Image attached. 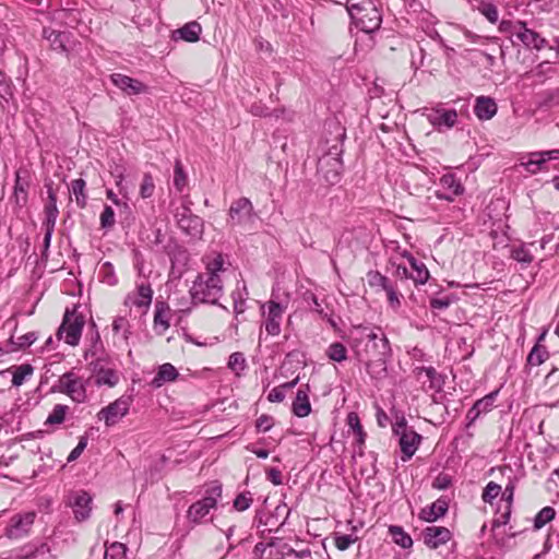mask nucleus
I'll return each mask as SVG.
<instances>
[{
    "label": "nucleus",
    "instance_id": "8",
    "mask_svg": "<svg viewBox=\"0 0 559 559\" xmlns=\"http://www.w3.org/2000/svg\"><path fill=\"white\" fill-rule=\"evenodd\" d=\"M85 324L84 317L76 312V309H67L63 321L58 329L57 337L63 338L71 346L79 344L83 326Z\"/></svg>",
    "mask_w": 559,
    "mask_h": 559
},
{
    "label": "nucleus",
    "instance_id": "34",
    "mask_svg": "<svg viewBox=\"0 0 559 559\" xmlns=\"http://www.w3.org/2000/svg\"><path fill=\"white\" fill-rule=\"evenodd\" d=\"M332 160V168L324 171L323 165L326 163L329 164V159L323 158L319 160V171L323 173V177L326 182L330 185H334L340 180L341 169H342V163L338 158H331Z\"/></svg>",
    "mask_w": 559,
    "mask_h": 559
},
{
    "label": "nucleus",
    "instance_id": "24",
    "mask_svg": "<svg viewBox=\"0 0 559 559\" xmlns=\"http://www.w3.org/2000/svg\"><path fill=\"white\" fill-rule=\"evenodd\" d=\"M48 194V202L45 205V221L43 222V227H53L56 225L59 210L57 207V194L53 191L51 183H46Z\"/></svg>",
    "mask_w": 559,
    "mask_h": 559
},
{
    "label": "nucleus",
    "instance_id": "29",
    "mask_svg": "<svg viewBox=\"0 0 559 559\" xmlns=\"http://www.w3.org/2000/svg\"><path fill=\"white\" fill-rule=\"evenodd\" d=\"M35 514L27 513L25 515H15L11 520V525L8 528V535L10 537H19L22 534L26 533L28 527L34 522Z\"/></svg>",
    "mask_w": 559,
    "mask_h": 559
},
{
    "label": "nucleus",
    "instance_id": "28",
    "mask_svg": "<svg viewBox=\"0 0 559 559\" xmlns=\"http://www.w3.org/2000/svg\"><path fill=\"white\" fill-rule=\"evenodd\" d=\"M34 372V368L29 364H23L20 366H13L0 371V377H4L7 373L12 374V385L21 386L25 380L31 377Z\"/></svg>",
    "mask_w": 559,
    "mask_h": 559
},
{
    "label": "nucleus",
    "instance_id": "19",
    "mask_svg": "<svg viewBox=\"0 0 559 559\" xmlns=\"http://www.w3.org/2000/svg\"><path fill=\"white\" fill-rule=\"evenodd\" d=\"M451 532L444 526H428L423 531V539L426 546L437 549L451 539Z\"/></svg>",
    "mask_w": 559,
    "mask_h": 559
},
{
    "label": "nucleus",
    "instance_id": "54",
    "mask_svg": "<svg viewBox=\"0 0 559 559\" xmlns=\"http://www.w3.org/2000/svg\"><path fill=\"white\" fill-rule=\"evenodd\" d=\"M511 258L523 264H530L533 261V255L524 246L512 249Z\"/></svg>",
    "mask_w": 559,
    "mask_h": 559
},
{
    "label": "nucleus",
    "instance_id": "1",
    "mask_svg": "<svg viewBox=\"0 0 559 559\" xmlns=\"http://www.w3.org/2000/svg\"><path fill=\"white\" fill-rule=\"evenodd\" d=\"M355 355L360 362L391 355L390 342L380 329L373 331L362 328L360 336L355 338Z\"/></svg>",
    "mask_w": 559,
    "mask_h": 559
},
{
    "label": "nucleus",
    "instance_id": "48",
    "mask_svg": "<svg viewBox=\"0 0 559 559\" xmlns=\"http://www.w3.org/2000/svg\"><path fill=\"white\" fill-rule=\"evenodd\" d=\"M394 269L391 274V278L394 283H399L400 289L405 286L408 280H411V272L404 265H394Z\"/></svg>",
    "mask_w": 559,
    "mask_h": 559
},
{
    "label": "nucleus",
    "instance_id": "35",
    "mask_svg": "<svg viewBox=\"0 0 559 559\" xmlns=\"http://www.w3.org/2000/svg\"><path fill=\"white\" fill-rule=\"evenodd\" d=\"M549 358V352L545 346L535 344L527 355L526 367L540 366Z\"/></svg>",
    "mask_w": 559,
    "mask_h": 559
},
{
    "label": "nucleus",
    "instance_id": "49",
    "mask_svg": "<svg viewBox=\"0 0 559 559\" xmlns=\"http://www.w3.org/2000/svg\"><path fill=\"white\" fill-rule=\"evenodd\" d=\"M497 395H498V391H493V392L485 395L484 397L477 400L474 403V406L479 411L480 414H486L489 411H491L493 403L497 399Z\"/></svg>",
    "mask_w": 559,
    "mask_h": 559
},
{
    "label": "nucleus",
    "instance_id": "15",
    "mask_svg": "<svg viewBox=\"0 0 559 559\" xmlns=\"http://www.w3.org/2000/svg\"><path fill=\"white\" fill-rule=\"evenodd\" d=\"M441 190L435 192L437 199L453 202L454 199L464 193V187L454 174H445L440 178Z\"/></svg>",
    "mask_w": 559,
    "mask_h": 559
},
{
    "label": "nucleus",
    "instance_id": "17",
    "mask_svg": "<svg viewBox=\"0 0 559 559\" xmlns=\"http://www.w3.org/2000/svg\"><path fill=\"white\" fill-rule=\"evenodd\" d=\"M69 506L72 508L78 522L86 521L92 512V497L83 490L75 492L70 498Z\"/></svg>",
    "mask_w": 559,
    "mask_h": 559
},
{
    "label": "nucleus",
    "instance_id": "4",
    "mask_svg": "<svg viewBox=\"0 0 559 559\" xmlns=\"http://www.w3.org/2000/svg\"><path fill=\"white\" fill-rule=\"evenodd\" d=\"M353 12L349 14L353 23L365 33H372L380 28L382 16L379 9L371 0H364L360 8L352 4Z\"/></svg>",
    "mask_w": 559,
    "mask_h": 559
},
{
    "label": "nucleus",
    "instance_id": "32",
    "mask_svg": "<svg viewBox=\"0 0 559 559\" xmlns=\"http://www.w3.org/2000/svg\"><path fill=\"white\" fill-rule=\"evenodd\" d=\"M153 290L148 284H141L138 286V292L134 296L129 295L126 304L129 301L139 307H148L152 302Z\"/></svg>",
    "mask_w": 559,
    "mask_h": 559
},
{
    "label": "nucleus",
    "instance_id": "11",
    "mask_svg": "<svg viewBox=\"0 0 559 559\" xmlns=\"http://www.w3.org/2000/svg\"><path fill=\"white\" fill-rule=\"evenodd\" d=\"M228 217L231 225H248L258 217L252 202L245 197L235 200L228 211Z\"/></svg>",
    "mask_w": 559,
    "mask_h": 559
},
{
    "label": "nucleus",
    "instance_id": "22",
    "mask_svg": "<svg viewBox=\"0 0 559 559\" xmlns=\"http://www.w3.org/2000/svg\"><path fill=\"white\" fill-rule=\"evenodd\" d=\"M498 110L493 98L489 96H478L475 100L474 112L479 120L491 119Z\"/></svg>",
    "mask_w": 559,
    "mask_h": 559
},
{
    "label": "nucleus",
    "instance_id": "47",
    "mask_svg": "<svg viewBox=\"0 0 559 559\" xmlns=\"http://www.w3.org/2000/svg\"><path fill=\"white\" fill-rule=\"evenodd\" d=\"M67 411H68V406L67 405L57 404L53 407L52 412L47 417V419L45 421V425H59V424H62L64 421Z\"/></svg>",
    "mask_w": 559,
    "mask_h": 559
},
{
    "label": "nucleus",
    "instance_id": "39",
    "mask_svg": "<svg viewBox=\"0 0 559 559\" xmlns=\"http://www.w3.org/2000/svg\"><path fill=\"white\" fill-rule=\"evenodd\" d=\"M347 425L356 435V443L359 447L364 445L366 440V432L364 431L359 416L356 413L352 412L347 415Z\"/></svg>",
    "mask_w": 559,
    "mask_h": 559
},
{
    "label": "nucleus",
    "instance_id": "60",
    "mask_svg": "<svg viewBox=\"0 0 559 559\" xmlns=\"http://www.w3.org/2000/svg\"><path fill=\"white\" fill-rule=\"evenodd\" d=\"M273 425H274L273 417L265 415V414L261 415L255 421L257 430L261 431V432L269 431L273 427Z\"/></svg>",
    "mask_w": 559,
    "mask_h": 559
},
{
    "label": "nucleus",
    "instance_id": "37",
    "mask_svg": "<svg viewBox=\"0 0 559 559\" xmlns=\"http://www.w3.org/2000/svg\"><path fill=\"white\" fill-rule=\"evenodd\" d=\"M86 182L82 178L74 179L71 182L70 191L75 198V203L80 209H84L87 203V195L85 193Z\"/></svg>",
    "mask_w": 559,
    "mask_h": 559
},
{
    "label": "nucleus",
    "instance_id": "27",
    "mask_svg": "<svg viewBox=\"0 0 559 559\" xmlns=\"http://www.w3.org/2000/svg\"><path fill=\"white\" fill-rule=\"evenodd\" d=\"M178 377V370L171 364L165 362L158 367V370L150 382V385L154 389H158L167 382L177 380Z\"/></svg>",
    "mask_w": 559,
    "mask_h": 559
},
{
    "label": "nucleus",
    "instance_id": "26",
    "mask_svg": "<svg viewBox=\"0 0 559 559\" xmlns=\"http://www.w3.org/2000/svg\"><path fill=\"white\" fill-rule=\"evenodd\" d=\"M169 313L170 308L166 302L157 301L155 304L154 331L156 334L163 335L170 326Z\"/></svg>",
    "mask_w": 559,
    "mask_h": 559
},
{
    "label": "nucleus",
    "instance_id": "6",
    "mask_svg": "<svg viewBox=\"0 0 559 559\" xmlns=\"http://www.w3.org/2000/svg\"><path fill=\"white\" fill-rule=\"evenodd\" d=\"M367 281L371 288L376 292L383 290L386 295L388 302L394 310L399 309L402 305L403 295L399 287V283L381 274L379 271H369L367 273Z\"/></svg>",
    "mask_w": 559,
    "mask_h": 559
},
{
    "label": "nucleus",
    "instance_id": "61",
    "mask_svg": "<svg viewBox=\"0 0 559 559\" xmlns=\"http://www.w3.org/2000/svg\"><path fill=\"white\" fill-rule=\"evenodd\" d=\"M480 12L490 23H496L498 21V10L495 4L484 3L480 8Z\"/></svg>",
    "mask_w": 559,
    "mask_h": 559
},
{
    "label": "nucleus",
    "instance_id": "7",
    "mask_svg": "<svg viewBox=\"0 0 559 559\" xmlns=\"http://www.w3.org/2000/svg\"><path fill=\"white\" fill-rule=\"evenodd\" d=\"M393 432L400 437L399 444L402 451L401 459L403 462H407L417 451L421 442V436L407 426L404 417L394 424Z\"/></svg>",
    "mask_w": 559,
    "mask_h": 559
},
{
    "label": "nucleus",
    "instance_id": "14",
    "mask_svg": "<svg viewBox=\"0 0 559 559\" xmlns=\"http://www.w3.org/2000/svg\"><path fill=\"white\" fill-rule=\"evenodd\" d=\"M415 377L421 381V386L425 392L432 391L439 393L442 391L445 377L439 373L436 368L429 366H419L414 369Z\"/></svg>",
    "mask_w": 559,
    "mask_h": 559
},
{
    "label": "nucleus",
    "instance_id": "21",
    "mask_svg": "<svg viewBox=\"0 0 559 559\" xmlns=\"http://www.w3.org/2000/svg\"><path fill=\"white\" fill-rule=\"evenodd\" d=\"M449 509L448 500L443 497L437 499L429 507L421 509L419 519L425 522H435L442 518Z\"/></svg>",
    "mask_w": 559,
    "mask_h": 559
},
{
    "label": "nucleus",
    "instance_id": "57",
    "mask_svg": "<svg viewBox=\"0 0 559 559\" xmlns=\"http://www.w3.org/2000/svg\"><path fill=\"white\" fill-rule=\"evenodd\" d=\"M511 506L504 504L503 511H501L500 515L493 519L492 521V531H496L498 527L508 524L511 516Z\"/></svg>",
    "mask_w": 559,
    "mask_h": 559
},
{
    "label": "nucleus",
    "instance_id": "50",
    "mask_svg": "<svg viewBox=\"0 0 559 559\" xmlns=\"http://www.w3.org/2000/svg\"><path fill=\"white\" fill-rule=\"evenodd\" d=\"M544 163H546V157H543L539 152H535L530 155L527 162L523 163V166L527 171L536 174L538 170H540Z\"/></svg>",
    "mask_w": 559,
    "mask_h": 559
},
{
    "label": "nucleus",
    "instance_id": "20",
    "mask_svg": "<svg viewBox=\"0 0 559 559\" xmlns=\"http://www.w3.org/2000/svg\"><path fill=\"white\" fill-rule=\"evenodd\" d=\"M515 39L527 49L542 50L548 45L547 39L542 37L537 32L528 28L525 22L522 24L521 31H519Z\"/></svg>",
    "mask_w": 559,
    "mask_h": 559
},
{
    "label": "nucleus",
    "instance_id": "44",
    "mask_svg": "<svg viewBox=\"0 0 559 559\" xmlns=\"http://www.w3.org/2000/svg\"><path fill=\"white\" fill-rule=\"evenodd\" d=\"M188 177L183 170L182 164L180 159L175 160V169H174V186L177 191L181 192L187 186Z\"/></svg>",
    "mask_w": 559,
    "mask_h": 559
},
{
    "label": "nucleus",
    "instance_id": "40",
    "mask_svg": "<svg viewBox=\"0 0 559 559\" xmlns=\"http://www.w3.org/2000/svg\"><path fill=\"white\" fill-rule=\"evenodd\" d=\"M524 22L516 20V21H510V20H502L499 24V32L501 34H504L510 37L512 40V44L515 45V40L513 38H516L519 31H521V26Z\"/></svg>",
    "mask_w": 559,
    "mask_h": 559
},
{
    "label": "nucleus",
    "instance_id": "2",
    "mask_svg": "<svg viewBox=\"0 0 559 559\" xmlns=\"http://www.w3.org/2000/svg\"><path fill=\"white\" fill-rule=\"evenodd\" d=\"M190 294L194 304L217 305L223 296L221 276L199 274L190 288Z\"/></svg>",
    "mask_w": 559,
    "mask_h": 559
},
{
    "label": "nucleus",
    "instance_id": "31",
    "mask_svg": "<svg viewBox=\"0 0 559 559\" xmlns=\"http://www.w3.org/2000/svg\"><path fill=\"white\" fill-rule=\"evenodd\" d=\"M389 357H377L366 361H362L365 365L366 371L368 374L374 380H381L386 377V360Z\"/></svg>",
    "mask_w": 559,
    "mask_h": 559
},
{
    "label": "nucleus",
    "instance_id": "3",
    "mask_svg": "<svg viewBox=\"0 0 559 559\" xmlns=\"http://www.w3.org/2000/svg\"><path fill=\"white\" fill-rule=\"evenodd\" d=\"M221 497L222 485L218 481L212 483L205 489V496L189 507L187 511L188 521L194 525L200 524L202 520L211 512V510L216 508Z\"/></svg>",
    "mask_w": 559,
    "mask_h": 559
},
{
    "label": "nucleus",
    "instance_id": "12",
    "mask_svg": "<svg viewBox=\"0 0 559 559\" xmlns=\"http://www.w3.org/2000/svg\"><path fill=\"white\" fill-rule=\"evenodd\" d=\"M131 403L132 397L130 395H122L108 406L102 408L98 413V418L104 419L106 426H114L128 414Z\"/></svg>",
    "mask_w": 559,
    "mask_h": 559
},
{
    "label": "nucleus",
    "instance_id": "13",
    "mask_svg": "<svg viewBox=\"0 0 559 559\" xmlns=\"http://www.w3.org/2000/svg\"><path fill=\"white\" fill-rule=\"evenodd\" d=\"M92 374L95 377V384L98 386L108 385L115 386L119 382L118 372L109 367V361L106 358H97L90 364Z\"/></svg>",
    "mask_w": 559,
    "mask_h": 559
},
{
    "label": "nucleus",
    "instance_id": "38",
    "mask_svg": "<svg viewBox=\"0 0 559 559\" xmlns=\"http://www.w3.org/2000/svg\"><path fill=\"white\" fill-rule=\"evenodd\" d=\"M22 170L15 173L14 198L19 205H23L27 200L28 182L22 177Z\"/></svg>",
    "mask_w": 559,
    "mask_h": 559
},
{
    "label": "nucleus",
    "instance_id": "46",
    "mask_svg": "<svg viewBox=\"0 0 559 559\" xmlns=\"http://www.w3.org/2000/svg\"><path fill=\"white\" fill-rule=\"evenodd\" d=\"M127 547L119 542L111 543L105 551L104 559H124Z\"/></svg>",
    "mask_w": 559,
    "mask_h": 559
},
{
    "label": "nucleus",
    "instance_id": "63",
    "mask_svg": "<svg viewBox=\"0 0 559 559\" xmlns=\"http://www.w3.org/2000/svg\"><path fill=\"white\" fill-rule=\"evenodd\" d=\"M86 447H87V438L81 437L76 447L70 452L67 461L70 463V462L78 460Z\"/></svg>",
    "mask_w": 559,
    "mask_h": 559
},
{
    "label": "nucleus",
    "instance_id": "53",
    "mask_svg": "<svg viewBox=\"0 0 559 559\" xmlns=\"http://www.w3.org/2000/svg\"><path fill=\"white\" fill-rule=\"evenodd\" d=\"M224 271V259L222 254H217L213 260L206 263V271L203 273L207 276H219V272Z\"/></svg>",
    "mask_w": 559,
    "mask_h": 559
},
{
    "label": "nucleus",
    "instance_id": "9",
    "mask_svg": "<svg viewBox=\"0 0 559 559\" xmlns=\"http://www.w3.org/2000/svg\"><path fill=\"white\" fill-rule=\"evenodd\" d=\"M55 389L76 403H83L86 400V384L73 370L63 373Z\"/></svg>",
    "mask_w": 559,
    "mask_h": 559
},
{
    "label": "nucleus",
    "instance_id": "64",
    "mask_svg": "<svg viewBox=\"0 0 559 559\" xmlns=\"http://www.w3.org/2000/svg\"><path fill=\"white\" fill-rule=\"evenodd\" d=\"M356 538L352 537L350 535H340L335 537V546L338 550H346L350 547L352 544H354Z\"/></svg>",
    "mask_w": 559,
    "mask_h": 559
},
{
    "label": "nucleus",
    "instance_id": "42",
    "mask_svg": "<svg viewBox=\"0 0 559 559\" xmlns=\"http://www.w3.org/2000/svg\"><path fill=\"white\" fill-rule=\"evenodd\" d=\"M248 297V292L246 285L243 284L242 290L238 287L231 294V298L234 300V311L236 314H241L246 311V299Z\"/></svg>",
    "mask_w": 559,
    "mask_h": 559
},
{
    "label": "nucleus",
    "instance_id": "10",
    "mask_svg": "<svg viewBox=\"0 0 559 559\" xmlns=\"http://www.w3.org/2000/svg\"><path fill=\"white\" fill-rule=\"evenodd\" d=\"M424 110L428 122L438 131L452 129L457 122V111L455 109H447L442 104H438L432 108H425Z\"/></svg>",
    "mask_w": 559,
    "mask_h": 559
},
{
    "label": "nucleus",
    "instance_id": "36",
    "mask_svg": "<svg viewBox=\"0 0 559 559\" xmlns=\"http://www.w3.org/2000/svg\"><path fill=\"white\" fill-rule=\"evenodd\" d=\"M389 534L392 540L404 549H408L413 546L412 537L399 525H390Z\"/></svg>",
    "mask_w": 559,
    "mask_h": 559
},
{
    "label": "nucleus",
    "instance_id": "43",
    "mask_svg": "<svg viewBox=\"0 0 559 559\" xmlns=\"http://www.w3.org/2000/svg\"><path fill=\"white\" fill-rule=\"evenodd\" d=\"M326 356L333 361L342 362L347 359V349L342 343L334 342L328 347Z\"/></svg>",
    "mask_w": 559,
    "mask_h": 559
},
{
    "label": "nucleus",
    "instance_id": "56",
    "mask_svg": "<svg viewBox=\"0 0 559 559\" xmlns=\"http://www.w3.org/2000/svg\"><path fill=\"white\" fill-rule=\"evenodd\" d=\"M500 492H501V486L496 484V483H493V481H490L485 487V490L483 492V500L485 502L491 503V501L495 498H497Z\"/></svg>",
    "mask_w": 559,
    "mask_h": 559
},
{
    "label": "nucleus",
    "instance_id": "45",
    "mask_svg": "<svg viewBox=\"0 0 559 559\" xmlns=\"http://www.w3.org/2000/svg\"><path fill=\"white\" fill-rule=\"evenodd\" d=\"M556 515V511L552 507H544L534 519L535 530L542 528L548 522H550Z\"/></svg>",
    "mask_w": 559,
    "mask_h": 559
},
{
    "label": "nucleus",
    "instance_id": "58",
    "mask_svg": "<svg viewBox=\"0 0 559 559\" xmlns=\"http://www.w3.org/2000/svg\"><path fill=\"white\" fill-rule=\"evenodd\" d=\"M542 105L552 107L559 104V88L546 91L542 94Z\"/></svg>",
    "mask_w": 559,
    "mask_h": 559
},
{
    "label": "nucleus",
    "instance_id": "18",
    "mask_svg": "<svg viewBox=\"0 0 559 559\" xmlns=\"http://www.w3.org/2000/svg\"><path fill=\"white\" fill-rule=\"evenodd\" d=\"M110 81L128 96L139 95L147 91V86L144 83L122 73L111 74Z\"/></svg>",
    "mask_w": 559,
    "mask_h": 559
},
{
    "label": "nucleus",
    "instance_id": "55",
    "mask_svg": "<svg viewBox=\"0 0 559 559\" xmlns=\"http://www.w3.org/2000/svg\"><path fill=\"white\" fill-rule=\"evenodd\" d=\"M116 223L115 212L111 206L105 205L102 214H100V226L104 229H110L114 227Z\"/></svg>",
    "mask_w": 559,
    "mask_h": 559
},
{
    "label": "nucleus",
    "instance_id": "51",
    "mask_svg": "<svg viewBox=\"0 0 559 559\" xmlns=\"http://www.w3.org/2000/svg\"><path fill=\"white\" fill-rule=\"evenodd\" d=\"M247 367L246 358L242 353L236 352L229 356L228 368L236 374H239Z\"/></svg>",
    "mask_w": 559,
    "mask_h": 559
},
{
    "label": "nucleus",
    "instance_id": "62",
    "mask_svg": "<svg viewBox=\"0 0 559 559\" xmlns=\"http://www.w3.org/2000/svg\"><path fill=\"white\" fill-rule=\"evenodd\" d=\"M112 330L116 333L123 332V337L128 338L129 321L124 317H117L112 322Z\"/></svg>",
    "mask_w": 559,
    "mask_h": 559
},
{
    "label": "nucleus",
    "instance_id": "23",
    "mask_svg": "<svg viewBox=\"0 0 559 559\" xmlns=\"http://www.w3.org/2000/svg\"><path fill=\"white\" fill-rule=\"evenodd\" d=\"M43 36L49 41L53 50L61 52L68 51V44L72 37L71 33L49 28H44Z\"/></svg>",
    "mask_w": 559,
    "mask_h": 559
},
{
    "label": "nucleus",
    "instance_id": "59",
    "mask_svg": "<svg viewBox=\"0 0 559 559\" xmlns=\"http://www.w3.org/2000/svg\"><path fill=\"white\" fill-rule=\"evenodd\" d=\"M252 503V498L250 497V493H239L235 500H234V508L237 511H246L250 508Z\"/></svg>",
    "mask_w": 559,
    "mask_h": 559
},
{
    "label": "nucleus",
    "instance_id": "5",
    "mask_svg": "<svg viewBox=\"0 0 559 559\" xmlns=\"http://www.w3.org/2000/svg\"><path fill=\"white\" fill-rule=\"evenodd\" d=\"M191 201L183 200L182 204L175 210V218L178 227L192 239H200L204 231L203 219L194 215L190 207Z\"/></svg>",
    "mask_w": 559,
    "mask_h": 559
},
{
    "label": "nucleus",
    "instance_id": "41",
    "mask_svg": "<svg viewBox=\"0 0 559 559\" xmlns=\"http://www.w3.org/2000/svg\"><path fill=\"white\" fill-rule=\"evenodd\" d=\"M98 276L103 283L109 286H115L118 283L114 265L108 261L102 263L99 266Z\"/></svg>",
    "mask_w": 559,
    "mask_h": 559
},
{
    "label": "nucleus",
    "instance_id": "52",
    "mask_svg": "<svg viewBox=\"0 0 559 559\" xmlns=\"http://www.w3.org/2000/svg\"><path fill=\"white\" fill-rule=\"evenodd\" d=\"M155 190V183L153 176L150 173L143 175L142 183L140 186V195L143 199H148L153 195Z\"/></svg>",
    "mask_w": 559,
    "mask_h": 559
},
{
    "label": "nucleus",
    "instance_id": "16",
    "mask_svg": "<svg viewBox=\"0 0 559 559\" xmlns=\"http://www.w3.org/2000/svg\"><path fill=\"white\" fill-rule=\"evenodd\" d=\"M267 312L265 316L264 328L269 335L276 336L281 333V321L286 307L275 300L266 302Z\"/></svg>",
    "mask_w": 559,
    "mask_h": 559
},
{
    "label": "nucleus",
    "instance_id": "30",
    "mask_svg": "<svg viewBox=\"0 0 559 559\" xmlns=\"http://www.w3.org/2000/svg\"><path fill=\"white\" fill-rule=\"evenodd\" d=\"M406 257L413 270V272H411V280L414 282L416 286L425 284L430 276L425 263L417 260L412 254H407Z\"/></svg>",
    "mask_w": 559,
    "mask_h": 559
},
{
    "label": "nucleus",
    "instance_id": "33",
    "mask_svg": "<svg viewBox=\"0 0 559 559\" xmlns=\"http://www.w3.org/2000/svg\"><path fill=\"white\" fill-rule=\"evenodd\" d=\"M311 412V405L308 397V389H298L295 401L293 402V413L297 417H306Z\"/></svg>",
    "mask_w": 559,
    "mask_h": 559
},
{
    "label": "nucleus",
    "instance_id": "25",
    "mask_svg": "<svg viewBox=\"0 0 559 559\" xmlns=\"http://www.w3.org/2000/svg\"><path fill=\"white\" fill-rule=\"evenodd\" d=\"M202 32L201 25L193 21L185 24L182 27L173 32L171 39L185 40L188 43H195L200 39V34Z\"/></svg>",
    "mask_w": 559,
    "mask_h": 559
}]
</instances>
